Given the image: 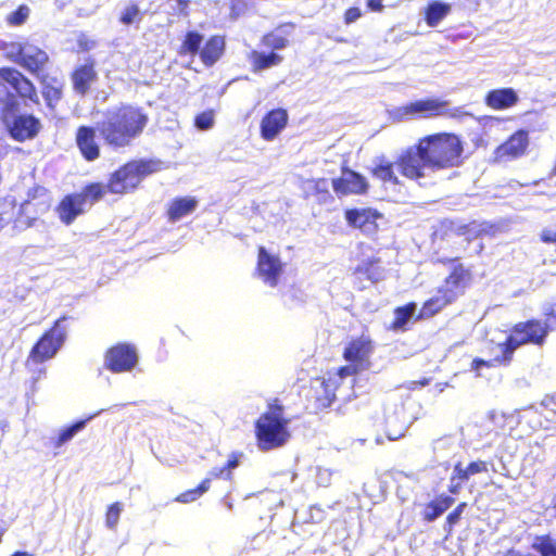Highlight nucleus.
Masks as SVG:
<instances>
[{"label":"nucleus","mask_w":556,"mask_h":556,"mask_svg":"<svg viewBox=\"0 0 556 556\" xmlns=\"http://www.w3.org/2000/svg\"><path fill=\"white\" fill-rule=\"evenodd\" d=\"M11 556H33L30 554H28L27 552H15L14 554H12Z\"/></svg>","instance_id":"680f3d73"},{"label":"nucleus","mask_w":556,"mask_h":556,"mask_svg":"<svg viewBox=\"0 0 556 556\" xmlns=\"http://www.w3.org/2000/svg\"><path fill=\"white\" fill-rule=\"evenodd\" d=\"M344 218L351 228L363 233H376L379 230L378 220L383 218V214L370 206L352 207L344 211Z\"/></svg>","instance_id":"f3484780"},{"label":"nucleus","mask_w":556,"mask_h":556,"mask_svg":"<svg viewBox=\"0 0 556 556\" xmlns=\"http://www.w3.org/2000/svg\"><path fill=\"white\" fill-rule=\"evenodd\" d=\"M463 483H465V481H451V484L448 485V492L451 494H458Z\"/></svg>","instance_id":"bf43d9fd"},{"label":"nucleus","mask_w":556,"mask_h":556,"mask_svg":"<svg viewBox=\"0 0 556 556\" xmlns=\"http://www.w3.org/2000/svg\"><path fill=\"white\" fill-rule=\"evenodd\" d=\"M83 195L78 192L70 193L64 195L55 207V212L60 220L65 225H71L84 210Z\"/></svg>","instance_id":"b1692460"},{"label":"nucleus","mask_w":556,"mask_h":556,"mask_svg":"<svg viewBox=\"0 0 556 556\" xmlns=\"http://www.w3.org/2000/svg\"><path fill=\"white\" fill-rule=\"evenodd\" d=\"M363 370L364 369L358 368V366L354 363H348L346 365L340 366L334 371L328 372L325 378L328 382L332 381L334 383V389L338 390L341 387L344 378L357 375Z\"/></svg>","instance_id":"79ce46f5"},{"label":"nucleus","mask_w":556,"mask_h":556,"mask_svg":"<svg viewBox=\"0 0 556 556\" xmlns=\"http://www.w3.org/2000/svg\"><path fill=\"white\" fill-rule=\"evenodd\" d=\"M255 270L266 285L277 287L283 271V264L278 256L269 254L265 247L261 245L257 249Z\"/></svg>","instance_id":"a211bd4d"},{"label":"nucleus","mask_w":556,"mask_h":556,"mask_svg":"<svg viewBox=\"0 0 556 556\" xmlns=\"http://www.w3.org/2000/svg\"><path fill=\"white\" fill-rule=\"evenodd\" d=\"M226 50V39L223 35H212L204 42L200 50L199 56L201 62L206 67H212L216 64Z\"/></svg>","instance_id":"a878e982"},{"label":"nucleus","mask_w":556,"mask_h":556,"mask_svg":"<svg viewBox=\"0 0 556 556\" xmlns=\"http://www.w3.org/2000/svg\"><path fill=\"white\" fill-rule=\"evenodd\" d=\"M532 548L541 556H556V540L548 534L535 536Z\"/></svg>","instance_id":"c03bdc74"},{"label":"nucleus","mask_w":556,"mask_h":556,"mask_svg":"<svg viewBox=\"0 0 556 556\" xmlns=\"http://www.w3.org/2000/svg\"><path fill=\"white\" fill-rule=\"evenodd\" d=\"M302 189L305 199L313 198L319 205L332 203L334 200L326 178L307 179L303 181Z\"/></svg>","instance_id":"bb28decb"},{"label":"nucleus","mask_w":556,"mask_h":556,"mask_svg":"<svg viewBox=\"0 0 556 556\" xmlns=\"http://www.w3.org/2000/svg\"><path fill=\"white\" fill-rule=\"evenodd\" d=\"M519 101L513 88H497L486 92L484 103L492 110L501 111L515 106Z\"/></svg>","instance_id":"cd10ccee"},{"label":"nucleus","mask_w":556,"mask_h":556,"mask_svg":"<svg viewBox=\"0 0 556 556\" xmlns=\"http://www.w3.org/2000/svg\"><path fill=\"white\" fill-rule=\"evenodd\" d=\"M289 422L290 419L285 416V407L279 399H273L254 424L258 450L268 452L285 445L290 439Z\"/></svg>","instance_id":"7ed1b4c3"},{"label":"nucleus","mask_w":556,"mask_h":556,"mask_svg":"<svg viewBox=\"0 0 556 556\" xmlns=\"http://www.w3.org/2000/svg\"><path fill=\"white\" fill-rule=\"evenodd\" d=\"M109 193L108 181L102 182H89L87 184L78 194L83 195V201L86 203L89 201L91 204L100 201Z\"/></svg>","instance_id":"a19ab883"},{"label":"nucleus","mask_w":556,"mask_h":556,"mask_svg":"<svg viewBox=\"0 0 556 556\" xmlns=\"http://www.w3.org/2000/svg\"><path fill=\"white\" fill-rule=\"evenodd\" d=\"M214 125V111L206 110L194 117V126L200 130H207Z\"/></svg>","instance_id":"3c124183"},{"label":"nucleus","mask_w":556,"mask_h":556,"mask_svg":"<svg viewBox=\"0 0 556 556\" xmlns=\"http://www.w3.org/2000/svg\"><path fill=\"white\" fill-rule=\"evenodd\" d=\"M30 10L26 4H20L13 12L7 16V23L10 26H21L29 17Z\"/></svg>","instance_id":"de8ad7c7"},{"label":"nucleus","mask_w":556,"mask_h":556,"mask_svg":"<svg viewBox=\"0 0 556 556\" xmlns=\"http://www.w3.org/2000/svg\"><path fill=\"white\" fill-rule=\"evenodd\" d=\"M511 364L505 352L500 351L498 354L493 356L490 359H483L480 357H476L471 362V370L476 372V376H480V370L482 367L485 368H495V367H507Z\"/></svg>","instance_id":"58836bf2"},{"label":"nucleus","mask_w":556,"mask_h":556,"mask_svg":"<svg viewBox=\"0 0 556 556\" xmlns=\"http://www.w3.org/2000/svg\"><path fill=\"white\" fill-rule=\"evenodd\" d=\"M455 498L451 495L440 494L428 502L421 514L425 522H432L444 514L454 504Z\"/></svg>","instance_id":"2f4dec72"},{"label":"nucleus","mask_w":556,"mask_h":556,"mask_svg":"<svg viewBox=\"0 0 556 556\" xmlns=\"http://www.w3.org/2000/svg\"><path fill=\"white\" fill-rule=\"evenodd\" d=\"M12 61L36 78L46 74L50 64L47 51L29 42L17 43Z\"/></svg>","instance_id":"1a4fd4ad"},{"label":"nucleus","mask_w":556,"mask_h":556,"mask_svg":"<svg viewBox=\"0 0 556 556\" xmlns=\"http://www.w3.org/2000/svg\"><path fill=\"white\" fill-rule=\"evenodd\" d=\"M551 332V327L538 318H530L514 324L503 342L497 343L500 351L505 352L510 362L515 352L528 344L543 346Z\"/></svg>","instance_id":"423d86ee"},{"label":"nucleus","mask_w":556,"mask_h":556,"mask_svg":"<svg viewBox=\"0 0 556 556\" xmlns=\"http://www.w3.org/2000/svg\"><path fill=\"white\" fill-rule=\"evenodd\" d=\"M261 45L269 51L282 50L289 46V39L276 31H268L261 38Z\"/></svg>","instance_id":"37998d69"},{"label":"nucleus","mask_w":556,"mask_h":556,"mask_svg":"<svg viewBox=\"0 0 556 556\" xmlns=\"http://www.w3.org/2000/svg\"><path fill=\"white\" fill-rule=\"evenodd\" d=\"M72 86L75 92L85 96L98 80L96 61L87 58L85 63L77 65L71 73Z\"/></svg>","instance_id":"4be33fe9"},{"label":"nucleus","mask_w":556,"mask_h":556,"mask_svg":"<svg viewBox=\"0 0 556 556\" xmlns=\"http://www.w3.org/2000/svg\"><path fill=\"white\" fill-rule=\"evenodd\" d=\"M5 212H0V230L9 222V219L5 217Z\"/></svg>","instance_id":"052dcab7"},{"label":"nucleus","mask_w":556,"mask_h":556,"mask_svg":"<svg viewBox=\"0 0 556 556\" xmlns=\"http://www.w3.org/2000/svg\"><path fill=\"white\" fill-rule=\"evenodd\" d=\"M464 142L459 135L439 131L420 137L413 147L396 159L401 175L418 181L426 177V169L440 172L464 164Z\"/></svg>","instance_id":"f257e3e1"},{"label":"nucleus","mask_w":556,"mask_h":556,"mask_svg":"<svg viewBox=\"0 0 556 556\" xmlns=\"http://www.w3.org/2000/svg\"><path fill=\"white\" fill-rule=\"evenodd\" d=\"M211 482L212 479L210 477L204 478L195 488L179 493L175 497V501L181 504H189L195 502L210 490Z\"/></svg>","instance_id":"ea45409f"},{"label":"nucleus","mask_w":556,"mask_h":556,"mask_svg":"<svg viewBox=\"0 0 556 556\" xmlns=\"http://www.w3.org/2000/svg\"><path fill=\"white\" fill-rule=\"evenodd\" d=\"M540 240L546 244H556V224L543 228Z\"/></svg>","instance_id":"864d4df0"},{"label":"nucleus","mask_w":556,"mask_h":556,"mask_svg":"<svg viewBox=\"0 0 556 556\" xmlns=\"http://www.w3.org/2000/svg\"><path fill=\"white\" fill-rule=\"evenodd\" d=\"M366 8L369 12L380 13L384 10L383 0H366Z\"/></svg>","instance_id":"13d9d810"},{"label":"nucleus","mask_w":556,"mask_h":556,"mask_svg":"<svg viewBox=\"0 0 556 556\" xmlns=\"http://www.w3.org/2000/svg\"><path fill=\"white\" fill-rule=\"evenodd\" d=\"M416 307L417 305L415 302H408L403 306L395 307L393 311L394 317L389 326V329L392 331L406 330V324L414 316Z\"/></svg>","instance_id":"c9c22d12"},{"label":"nucleus","mask_w":556,"mask_h":556,"mask_svg":"<svg viewBox=\"0 0 556 556\" xmlns=\"http://www.w3.org/2000/svg\"><path fill=\"white\" fill-rule=\"evenodd\" d=\"M251 0H230L229 14L231 18L237 20L250 8Z\"/></svg>","instance_id":"603ef678"},{"label":"nucleus","mask_w":556,"mask_h":556,"mask_svg":"<svg viewBox=\"0 0 556 556\" xmlns=\"http://www.w3.org/2000/svg\"><path fill=\"white\" fill-rule=\"evenodd\" d=\"M16 98L23 102L39 103L38 91L31 79L15 67H0V103L5 101L4 113L13 114L17 110Z\"/></svg>","instance_id":"39448f33"},{"label":"nucleus","mask_w":556,"mask_h":556,"mask_svg":"<svg viewBox=\"0 0 556 556\" xmlns=\"http://www.w3.org/2000/svg\"><path fill=\"white\" fill-rule=\"evenodd\" d=\"M289 114L286 109L269 110L261 119L260 135L266 141H273L287 127Z\"/></svg>","instance_id":"412c9836"},{"label":"nucleus","mask_w":556,"mask_h":556,"mask_svg":"<svg viewBox=\"0 0 556 556\" xmlns=\"http://www.w3.org/2000/svg\"><path fill=\"white\" fill-rule=\"evenodd\" d=\"M375 351V342L368 332L351 338L342 351V357L346 363H354L364 370L370 365V357Z\"/></svg>","instance_id":"9d476101"},{"label":"nucleus","mask_w":556,"mask_h":556,"mask_svg":"<svg viewBox=\"0 0 556 556\" xmlns=\"http://www.w3.org/2000/svg\"><path fill=\"white\" fill-rule=\"evenodd\" d=\"M248 61L253 73L279 66L283 62V56L275 51L251 50L248 54Z\"/></svg>","instance_id":"c85d7f7f"},{"label":"nucleus","mask_w":556,"mask_h":556,"mask_svg":"<svg viewBox=\"0 0 556 556\" xmlns=\"http://www.w3.org/2000/svg\"><path fill=\"white\" fill-rule=\"evenodd\" d=\"M456 300L454 299V293L450 290H443V288H439L437 294L428 300H426L418 314L416 315V320H424L431 318L439 314L443 308L454 303Z\"/></svg>","instance_id":"5701e85b"},{"label":"nucleus","mask_w":556,"mask_h":556,"mask_svg":"<svg viewBox=\"0 0 556 556\" xmlns=\"http://www.w3.org/2000/svg\"><path fill=\"white\" fill-rule=\"evenodd\" d=\"M383 269L380 257H370L363 261L353 269V276L358 280H369L372 283L382 279Z\"/></svg>","instance_id":"7c9ffc66"},{"label":"nucleus","mask_w":556,"mask_h":556,"mask_svg":"<svg viewBox=\"0 0 556 556\" xmlns=\"http://www.w3.org/2000/svg\"><path fill=\"white\" fill-rule=\"evenodd\" d=\"M243 457L242 452H232L223 467H215L208 472L213 479L232 480V470L236 469Z\"/></svg>","instance_id":"4c0bfd02"},{"label":"nucleus","mask_w":556,"mask_h":556,"mask_svg":"<svg viewBox=\"0 0 556 556\" xmlns=\"http://www.w3.org/2000/svg\"><path fill=\"white\" fill-rule=\"evenodd\" d=\"M331 185L339 198L351 194L365 195L369 191L367 178L348 166L341 167V176L332 179Z\"/></svg>","instance_id":"4468645a"},{"label":"nucleus","mask_w":556,"mask_h":556,"mask_svg":"<svg viewBox=\"0 0 556 556\" xmlns=\"http://www.w3.org/2000/svg\"><path fill=\"white\" fill-rule=\"evenodd\" d=\"M142 20V13L140 12V9L138 4L131 3L124 8L122 11L118 21L123 25H130L132 23H139Z\"/></svg>","instance_id":"49530a36"},{"label":"nucleus","mask_w":556,"mask_h":556,"mask_svg":"<svg viewBox=\"0 0 556 556\" xmlns=\"http://www.w3.org/2000/svg\"><path fill=\"white\" fill-rule=\"evenodd\" d=\"M198 206V200L193 197H178L173 199L166 208V217L169 222H177L191 214Z\"/></svg>","instance_id":"c756f323"},{"label":"nucleus","mask_w":556,"mask_h":556,"mask_svg":"<svg viewBox=\"0 0 556 556\" xmlns=\"http://www.w3.org/2000/svg\"><path fill=\"white\" fill-rule=\"evenodd\" d=\"M451 12V4L441 1H431L425 8V22L429 27H435Z\"/></svg>","instance_id":"f704fd0d"},{"label":"nucleus","mask_w":556,"mask_h":556,"mask_svg":"<svg viewBox=\"0 0 556 556\" xmlns=\"http://www.w3.org/2000/svg\"><path fill=\"white\" fill-rule=\"evenodd\" d=\"M203 36L195 31L189 30L185 34L184 39L177 50L180 56L191 55L194 56L200 53Z\"/></svg>","instance_id":"e433bc0d"},{"label":"nucleus","mask_w":556,"mask_h":556,"mask_svg":"<svg viewBox=\"0 0 556 556\" xmlns=\"http://www.w3.org/2000/svg\"><path fill=\"white\" fill-rule=\"evenodd\" d=\"M395 165L397 166L396 161L393 163L384 157H381L379 162L374 167H371L370 174L383 185H401L400 178L395 173Z\"/></svg>","instance_id":"473e14b6"},{"label":"nucleus","mask_w":556,"mask_h":556,"mask_svg":"<svg viewBox=\"0 0 556 556\" xmlns=\"http://www.w3.org/2000/svg\"><path fill=\"white\" fill-rule=\"evenodd\" d=\"M401 118L419 119L459 117L462 111L459 108H450V101L441 98H424L408 102L397 109Z\"/></svg>","instance_id":"0eeeda50"},{"label":"nucleus","mask_w":556,"mask_h":556,"mask_svg":"<svg viewBox=\"0 0 556 556\" xmlns=\"http://www.w3.org/2000/svg\"><path fill=\"white\" fill-rule=\"evenodd\" d=\"M476 2H479L480 0H475Z\"/></svg>","instance_id":"0e129e2a"},{"label":"nucleus","mask_w":556,"mask_h":556,"mask_svg":"<svg viewBox=\"0 0 556 556\" xmlns=\"http://www.w3.org/2000/svg\"><path fill=\"white\" fill-rule=\"evenodd\" d=\"M363 15L362 11L357 7H351L344 11L343 22L346 25H350L361 18Z\"/></svg>","instance_id":"5fc2aeb1"},{"label":"nucleus","mask_w":556,"mask_h":556,"mask_svg":"<svg viewBox=\"0 0 556 556\" xmlns=\"http://www.w3.org/2000/svg\"><path fill=\"white\" fill-rule=\"evenodd\" d=\"M87 420H78L75 424L62 429L55 440V446H61L70 441L79 430H81Z\"/></svg>","instance_id":"09e8293b"},{"label":"nucleus","mask_w":556,"mask_h":556,"mask_svg":"<svg viewBox=\"0 0 556 556\" xmlns=\"http://www.w3.org/2000/svg\"><path fill=\"white\" fill-rule=\"evenodd\" d=\"M488 472V463L482 459L470 462L467 466H463L460 462L456 463L453 468L451 481L467 482L472 476Z\"/></svg>","instance_id":"72a5a7b5"},{"label":"nucleus","mask_w":556,"mask_h":556,"mask_svg":"<svg viewBox=\"0 0 556 556\" xmlns=\"http://www.w3.org/2000/svg\"><path fill=\"white\" fill-rule=\"evenodd\" d=\"M138 362L137 351L128 343H116L104 354V365L111 372L119 374L131 370Z\"/></svg>","instance_id":"ddd939ff"},{"label":"nucleus","mask_w":556,"mask_h":556,"mask_svg":"<svg viewBox=\"0 0 556 556\" xmlns=\"http://www.w3.org/2000/svg\"><path fill=\"white\" fill-rule=\"evenodd\" d=\"M544 320L551 328L556 324V303L548 304L543 311Z\"/></svg>","instance_id":"6e6d98bb"},{"label":"nucleus","mask_w":556,"mask_h":556,"mask_svg":"<svg viewBox=\"0 0 556 556\" xmlns=\"http://www.w3.org/2000/svg\"><path fill=\"white\" fill-rule=\"evenodd\" d=\"M41 86V94L46 105L53 110L63 97L64 83L56 76L48 73L37 77Z\"/></svg>","instance_id":"393cba45"},{"label":"nucleus","mask_w":556,"mask_h":556,"mask_svg":"<svg viewBox=\"0 0 556 556\" xmlns=\"http://www.w3.org/2000/svg\"><path fill=\"white\" fill-rule=\"evenodd\" d=\"M96 42L86 34H79L77 37V46L79 52H88L94 47Z\"/></svg>","instance_id":"4d7b16f0"},{"label":"nucleus","mask_w":556,"mask_h":556,"mask_svg":"<svg viewBox=\"0 0 556 556\" xmlns=\"http://www.w3.org/2000/svg\"><path fill=\"white\" fill-rule=\"evenodd\" d=\"M467 507L466 502H460L457 504V506L447 514L445 518V530L451 533L453 531V528L455 525H457L462 518V514Z\"/></svg>","instance_id":"8fccbe9b"},{"label":"nucleus","mask_w":556,"mask_h":556,"mask_svg":"<svg viewBox=\"0 0 556 556\" xmlns=\"http://www.w3.org/2000/svg\"><path fill=\"white\" fill-rule=\"evenodd\" d=\"M3 114L7 116L8 113ZM3 122L9 136L17 142L35 139L42 129L40 119L28 113L14 114L10 121L3 117Z\"/></svg>","instance_id":"9b49d317"},{"label":"nucleus","mask_w":556,"mask_h":556,"mask_svg":"<svg viewBox=\"0 0 556 556\" xmlns=\"http://www.w3.org/2000/svg\"><path fill=\"white\" fill-rule=\"evenodd\" d=\"M459 257L444 258L441 261L443 265L454 264L448 275L444 279L443 290H450L454 293V299L464 293L472 281V273L464 264L458 263Z\"/></svg>","instance_id":"6ab92c4d"},{"label":"nucleus","mask_w":556,"mask_h":556,"mask_svg":"<svg viewBox=\"0 0 556 556\" xmlns=\"http://www.w3.org/2000/svg\"><path fill=\"white\" fill-rule=\"evenodd\" d=\"M336 392L332 381L328 382L325 377H317L312 381L305 394V400L314 413H320L333 404Z\"/></svg>","instance_id":"2eb2a0df"},{"label":"nucleus","mask_w":556,"mask_h":556,"mask_svg":"<svg viewBox=\"0 0 556 556\" xmlns=\"http://www.w3.org/2000/svg\"><path fill=\"white\" fill-rule=\"evenodd\" d=\"M66 319L67 317L65 315L61 316L54 321L50 329L43 332L31 348L28 355L29 359L35 364H40L52 358L56 354L66 337L65 329L61 327V323Z\"/></svg>","instance_id":"6e6552de"},{"label":"nucleus","mask_w":556,"mask_h":556,"mask_svg":"<svg viewBox=\"0 0 556 556\" xmlns=\"http://www.w3.org/2000/svg\"><path fill=\"white\" fill-rule=\"evenodd\" d=\"M123 508L124 506L121 502H114L108 506L105 510V526L109 529H116Z\"/></svg>","instance_id":"a18cd8bd"},{"label":"nucleus","mask_w":556,"mask_h":556,"mask_svg":"<svg viewBox=\"0 0 556 556\" xmlns=\"http://www.w3.org/2000/svg\"><path fill=\"white\" fill-rule=\"evenodd\" d=\"M446 231L454 232L457 236H465L468 242L478 238H493L501 232V227L496 223L488 220H470L467 224L455 225L453 220L442 223Z\"/></svg>","instance_id":"dca6fc26"},{"label":"nucleus","mask_w":556,"mask_h":556,"mask_svg":"<svg viewBox=\"0 0 556 556\" xmlns=\"http://www.w3.org/2000/svg\"><path fill=\"white\" fill-rule=\"evenodd\" d=\"M148 124L149 115L143 108L122 103L103 113L101 121L97 123V129L106 147L118 150L132 146Z\"/></svg>","instance_id":"f03ea898"},{"label":"nucleus","mask_w":556,"mask_h":556,"mask_svg":"<svg viewBox=\"0 0 556 556\" xmlns=\"http://www.w3.org/2000/svg\"><path fill=\"white\" fill-rule=\"evenodd\" d=\"M97 126L80 125L75 131V143L86 162H94L101 156V146L97 138Z\"/></svg>","instance_id":"aec40b11"},{"label":"nucleus","mask_w":556,"mask_h":556,"mask_svg":"<svg viewBox=\"0 0 556 556\" xmlns=\"http://www.w3.org/2000/svg\"><path fill=\"white\" fill-rule=\"evenodd\" d=\"M3 204H7V202H5V201H3ZM8 205H9V206H11V208H12V210L14 208V205H13L11 202H10V203H8Z\"/></svg>","instance_id":"e2e57ef3"},{"label":"nucleus","mask_w":556,"mask_h":556,"mask_svg":"<svg viewBox=\"0 0 556 556\" xmlns=\"http://www.w3.org/2000/svg\"><path fill=\"white\" fill-rule=\"evenodd\" d=\"M162 162L156 159H131L108 176L109 194L124 197L136 192L142 181L160 172Z\"/></svg>","instance_id":"20e7f679"},{"label":"nucleus","mask_w":556,"mask_h":556,"mask_svg":"<svg viewBox=\"0 0 556 556\" xmlns=\"http://www.w3.org/2000/svg\"><path fill=\"white\" fill-rule=\"evenodd\" d=\"M529 143L528 130L518 129L494 149L492 160L498 164L517 160L527 153Z\"/></svg>","instance_id":"f8f14e48"}]
</instances>
